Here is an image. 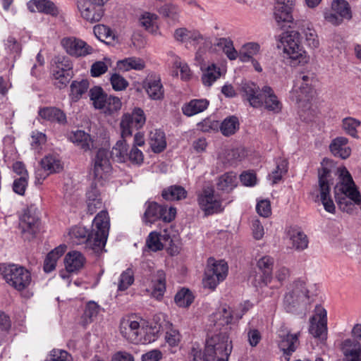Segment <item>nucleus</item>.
Returning a JSON list of instances; mask_svg holds the SVG:
<instances>
[{"label":"nucleus","instance_id":"f257e3e1","mask_svg":"<svg viewBox=\"0 0 361 361\" xmlns=\"http://www.w3.org/2000/svg\"><path fill=\"white\" fill-rule=\"evenodd\" d=\"M231 328L212 329L207 335L204 352L195 345L190 351L192 361H228L232 343L228 333Z\"/></svg>","mask_w":361,"mask_h":361},{"label":"nucleus","instance_id":"f03ea898","mask_svg":"<svg viewBox=\"0 0 361 361\" xmlns=\"http://www.w3.org/2000/svg\"><path fill=\"white\" fill-rule=\"evenodd\" d=\"M109 218L106 211L102 210L94 217L90 233L85 228L75 226L70 232L71 238L76 243L85 241L95 251L102 250L106 245L109 234Z\"/></svg>","mask_w":361,"mask_h":361},{"label":"nucleus","instance_id":"7ed1b4c3","mask_svg":"<svg viewBox=\"0 0 361 361\" xmlns=\"http://www.w3.org/2000/svg\"><path fill=\"white\" fill-rule=\"evenodd\" d=\"M338 172L339 182L334 188L335 200L341 210L351 213L355 204H361V196L347 169L338 168Z\"/></svg>","mask_w":361,"mask_h":361},{"label":"nucleus","instance_id":"20e7f679","mask_svg":"<svg viewBox=\"0 0 361 361\" xmlns=\"http://www.w3.org/2000/svg\"><path fill=\"white\" fill-rule=\"evenodd\" d=\"M277 46L282 49L284 59L291 66L305 65L309 61V56L300 42V33L297 31L283 33Z\"/></svg>","mask_w":361,"mask_h":361},{"label":"nucleus","instance_id":"39448f33","mask_svg":"<svg viewBox=\"0 0 361 361\" xmlns=\"http://www.w3.org/2000/svg\"><path fill=\"white\" fill-rule=\"evenodd\" d=\"M120 333L123 338L135 344H145L155 340L154 336L149 335V338L144 336L145 333L144 327L141 326L133 317H126L121 319Z\"/></svg>","mask_w":361,"mask_h":361},{"label":"nucleus","instance_id":"423d86ee","mask_svg":"<svg viewBox=\"0 0 361 361\" xmlns=\"http://www.w3.org/2000/svg\"><path fill=\"white\" fill-rule=\"evenodd\" d=\"M1 274L7 283L20 291L25 289L31 282L30 273L16 264H9L1 268Z\"/></svg>","mask_w":361,"mask_h":361},{"label":"nucleus","instance_id":"0eeeda50","mask_svg":"<svg viewBox=\"0 0 361 361\" xmlns=\"http://www.w3.org/2000/svg\"><path fill=\"white\" fill-rule=\"evenodd\" d=\"M319 194L317 195V198L319 197L324 209L331 213L334 214L336 212L335 204L330 195V175L331 171L322 167L319 170Z\"/></svg>","mask_w":361,"mask_h":361},{"label":"nucleus","instance_id":"6e6552de","mask_svg":"<svg viewBox=\"0 0 361 361\" xmlns=\"http://www.w3.org/2000/svg\"><path fill=\"white\" fill-rule=\"evenodd\" d=\"M176 209L174 207L167 208L166 206L149 202L143 215V221L146 224H152L158 219L164 222H171L174 219Z\"/></svg>","mask_w":361,"mask_h":361},{"label":"nucleus","instance_id":"1a4fd4ad","mask_svg":"<svg viewBox=\"0 0 361 361\" xmlns=\"http://www.w3.org/2000/svg\"><path fill=\"white\" fill-rule=\"evenodd\" d=\"M145 121L144 111L140 108L135 109L131 114H123L120 123L121 136L130 137L134 130H138L143 126Z\"/></svg>","mask_w":361,"mask_h":361},{"label":"nucleus","instance_id":"9d476101","mask_svg":"<svg viewBox=\"0 0 361 361\" xmlns=\"http://www.w3.org/2000/svg\"><path fill=\"white\" fill-rule=\"evenodd\" d=\"M39 219L32 208H28L20 219L19 228L25 240H30L39 231Z\"/></svg>","mask_w":361,"mask_h":361},{"label":"nucleus","instance_id":"9b49d317","mask_svg":"<svg viewBox=\"0 0 361 361\" xmlns=\"http://www.w3.org/2000/svg\"><path fill=\"white\" fill-rule=\"evenodd\" d=\"M198 203L205 214L210 215L223 210L221 202L214 195L212 187H205L198 196Z\"/></svg>","mask_w":361,"mask_h":361},{"label":"nucleus","instance_id":"f8f14e48","mask_svg":"<svg viewBox=\"0 0 361 361\" xmlns=\"http://www.w3.org/2000/svg\"><path fill=\"white\" fill-rule=\"evenodd\" d=\"M61 44L68 54L76 58L90 55L94 50L85 41L75 37H64Z\"/></svg>","mask_w":361,"mask_h":361},{"label":"nucleus","instance_id":"ddd939ff","mask_svg":"<svg viewBox=\"0 0 361 361\" xmlns=\"http://www.w3.org/2000/svg\"><path fill=\"white\" fill-rule=\"evenodd\" d=\"M274 265V259L272 257L266 255L259 259L257 262V267L261 271V275L255 277L254 285L256 287L267 286L274 280L273 268Z\"/></svg>","mask_w":361,"mask_h":361},{"label":"nucleus","instance_id":"4468645a","mask_svg":"<svg viewBox=\"0 0 361 361\" xmlns=\"http://www.w3.org/2000/svg\"><path fill=\"white\" fill-rule=\"evenodd\" d=\"M142 88L152 100H162L164 89L160 75L156 73L148 74L142 82Z\"/></svg>","mask_w":361,"mask_h":361},{"label":"nucleus","instance_id":"2eb2a0df","mask_svg":"<svg viewBox=\"0 0 361 361\" xmlns=\"http://www.w3.org/2000/svg\"><path fill=\"white\" fill-rule=\"evenodd\" d=\"M240 91L243 98L248 102L253 108L263 106L264 92L263 87L260 90L259 86L252 82H245L241 84Z\"/></svg>","mask_w":361,"mask_h":361},{"label":"nucleus","instance_id":"dca6fc26","mask_svg":"<svg viewBox=\"0 0 361 361\" xmlns=\"http://www.w3.org/2000/svg\"><path fill=\"white\" fill-rule=\"evenodd\" d=\"M312 80L313 78L309 73H300L296 75L293 91L296 94L297 101H302L311 94Z\"/></svg>","mask_w":361,"mask_h":361},{"label":"nucleus","instance_id":"f3484780","mask_svg":"<svg viewBox=\"0 0 361 361\" xmlns=\"http://www.w3.org/2000/svg\"><path fill=\"white\" fill-rule=\"evenodd\" d=\"M326 311L322 307H317L316 313L310 319L309 332L314 337L321 338L323 340L326 338Z\"/></svg>","mask_w":361,"mask_h":361},{"label":"nucleus","instance_id":"a211bd4d","mask_svg":"<svg viewBox=\"0 0 361 361\" xmlns=\"http://www.w3.org/2000/svg\"><path fill=\"white\" fill-rule=\"evenodd\" d=\"M93 172L96 178H106L111 171V166L109 161V152L104 149H99L93 160Z\"/></svg>","mask_w":361,"mask_h":361},{"label":"nucleus","instance_id":"6ab92c4d","mask_svg":"<svg viewBox=\"0 0 361 361\" xmlns=\"http://www.w3.org/2000/svg\"><path fill=\"white\" fill-rule=\"evenodd\" d=\"M103 5L85 1L78 6L81 16L90 23L99 21L104 15Z\"/></svg>","mask_w":361,"mask_h":361},{"label":"nucleus","instance_id":"aec40b11","mask_svg":"<svg viewBox=\"0 0 361 361\" xmlns=\"http://www.w3.org/2000/svg\"><path fill=\"white\" fill-rule=\"evenodd\" d=\"M233 317L235 315L231 308L224 304L212 315L210 321L214 323L213 328L218 330L219 328L229 327L228 325L232 322Z\"/></svg>","mask_w":361,"mask_h":361},{"label":"nucleus","instance_id":"412c9836","mask_svg":"<svg viewBox=\"0 0 361 361\" xmlns=\"http://www.w3.org/2000/svg\"><path fill=\"white\" fill-rule=\"evenodd\" d=\"M274 18L278 24L293 20L292 11L295 0H276Z\"/></svg>","mask_w":361,"mask_h":361},{"label":"nucleus","instance_id":"4be33fe9","mask_svg":"<svg viewBox=\"0 0 361 361\" xmlns=\"http://www.w3.org/2000/svg\"><path fill=\"white\" fill-rule=\"evenodd\" d=\"M300 333L292 334L286 329L279 331V336L281 338L279 347L285 354H292L299 345L298 336Z\"/></svg>","mask_w":361,"mask_h":361},{"label":"nucleus","instance_id":"5701e85b","mask_svg":"<svg viewBox=\"0 0 361 361\" xmlns=\"http://www.w3.org/2000/svg\"><path fill=\"white\" fill-rule=\"evenodd\" d=\"M68 139L84 152L90 151L95 147L90 135L83 130H78L71 133Z\"/></svg>","mask_w":361,"mask_h":361},{"label":"nucleus","instance_id":"b1692460","mask_svg":"<svg viewBox=\"0 0 361 361\" xmlns=\"http://www.w3.org/2000/svg\"><path fill=\"white\" fill-rule=\"evenodd\" d=\"M31 12H42L52 16H56L59 13L58 7L49 0H30L27 4Z\"/></svg>","mask_w":361,"mask_h":361},{"label":"nucleus","instance_id":"393cba45","mask_svg":"<svg viewBox=\"0 0 361 361\" xmlns=\"http://www.w3.org/2000/svg\"><path fill=\"white\" fill-rule=\"evenodd\" d=\"M343 361H361L360 343L354 340L346 339L343 343Z\"/></svg>","mask_w":361,"mask_h":361},{"label":"nucleus","instance_id":"a878e982","mask_svg":"<svg viewBox=\"0 0 361 361\" xmlns=\"http://www.w3.org/2000/svg\"><path fill=\"white\" fill-rule=\"evenodd\" d=\"M263 92L264 95L262 107L274 113L280 112L282 109V104L274 94L271 87L267 85L264 86Z\"/></svg>","mask_w":361,"mask_h":361},{"label":"nucleus","instance_id":"bb28decb","mask_svg":"<svg viewBox=\"0 0 361 361\" xmlns=\"http://www.w3.org/2000/svg\"><path fill=\"white\" fill-rule=\"evenodd\" d=\"M347 144V138L338 137L334 139L330 144V151L335 157H341L343 159H347L351 154V149Z\"/></svg>","mask_w":361,"mask_h":361},{"label":"nucleus","instance_id":"cd10ccee","mask_svg":"<svg viewBox=\"0 0 361 361\" xmlns=\"http://www.w3.org/2000/svg\"><path fill=\"white\" fill-rule=\"evenodd\" d=\"M209 104L206 99H192L183 105L182 111L186 116H192L207 109Z\"/></svg>","mask_w":361,"mask_h":361},{"label":"nucleus","instance_id":"c85d7f7f","mask_svg":"<svg viewBox=\"0 0 361 361\" xmlns=\"http://www.w3.org/2000/svg\"><path fill=\"white\" fill-rule=\"evenodd\" d=\"M288 293L296 295L295 301H307L308 300L309 289L307 286V282L303 279H298L293 281L290 285Z\"/></svg>","mask_w":361,"mask_h":361},{"label":"nucleus","instance_id":"c756f323","mask_svg":"<svg viewBox=\"0 0 361 361\" xmlns=\"http://www.w3.org/2000/svg\"><path fill=\"white\" fill-rule=\"evenodd\" d=\"M39 116L47 121L57 122L59 124L66 123V114L56 107H44L39 111Z\"/></svg>","mask_w":361,"mask_h":361},{"label":"nucleus","instance_id":"7c9ffc66","mask_svg":"<svg viewBox=\"0 0 361 361\" xmlns=\"http://www.w3.org/2000/svg\"><path fill=\"white\" fill-rule=\"evenodd\" d=\"M64 263L68 272L78 271L83 267L85 257L79 252H71L66 255Z\"/></svg>","mask_w":361,"mask_h":361},{"label":"nucleus","instance_id":"2f4dec72","mask_svg":"<svg viewBox=\"0 0 361 361\" xmlns=\"http://www.w3.org/2000/svg\"><path fill=\"white\" fill-rule=\"evenodd\" d=\"M66 250V246L61 245L47 255L44 262L45 272L49 273L55 269L57 260L64 254Z\"/></svg>","mask_w":361,"mask_h":361},{"label":"nucleus","instance_id":"473e14b6","mask_svg":"<svg viewBox=\"0 0 361 361\" xmlns=\"http://www.w3.org/2000/svg\"><path fill=\"white\" fill-rule=\"evenodd\" d=\"M126 138L121 136V138L116 142L111 149V157L116 161H128V147Z\"/></svg>","mask_w":361,"mask_h":361},{"label":"nucleus","instance_id":"72a5a7b5","mask_svg":"<svg viewBox=\"0 0 361 361\" xmlns=\"http://www.w3.org/2000/svg\"><path fill=\"white\" fill-rule=\"evenodd\" d=\"M237 184L236 173L226 172L218 178L216 186L218 190L229 192L237 186Z\"/></svg>","mask_w":361,"mask_h":361},{"label":"nucleus","instance_id":"f704fd0d","mask_svg":"<svg viewBox=\"0 0 361 361\" xmlns=\"http://www.w3.org/2000/svg\"><path fill=\"white\" fill-rule=\"evenodd\" d=\"M293 247L297 250H303L307 247L308 239L305 233L299 228H292L288 231Z\"/></svg>","mask_w":361,"mask_h":361},{"label":"nucleus","instance_id":"c9c22d12","mask_svg":"<svg viewBox=\"0 0 361 361\" xmlns=\"http://www.w3.org/2000/svg\"><path fill=\"white\" fill-rule=\"evenodd\" d=\"M152 283V295L157 299L161 298L166 290V274L164 271L159 270L153 276Z\"/></svg>","mask_w":361,"mask_h":361},{"label":"nucleus","instance_id":"e433bc0d","mask_svg":"<svg viewBox=\"0 0 361 361\" xmlns=\"http://www.w3.org/2000/svg\"><path fill=\"white\" fill-rule=\"evenodd\" d=\"M206 269L214 272V275L221 281L226 279L228 274V265L224 260L216 262L214 259H209Z\"/></svg>","mask_w":361,"mask_h":361},{"label":"nucleus","instance_id":"4c0bfd02","mask_svg":"<svg viewBox=\"0 0 361 361\" xmlns=\"http://www.w3.org/2000/svg\"><path fill=\"white\" fill-rule=\"evenodd\" d=\"M260 50V46L257 42H248L243 44L239 51V59L245 63L253 59Z\"/></svg>","mask_w":361,"mask_h":361},{"label":"nucleus","instance_id":"58836bf2","mask_svg":"<svg viewBox=\"0 0 361 361\" xmlns=\"http://www.w3.org/2000/svg\"><path fill=\"white\" fill-rule=\"evenodd\" d=\"M149 145L152 151L155 153H159L164 151L166 147L164 133L157 130L151 132Z\"/></svg>","mask_w":361,"mask_h":361},{"label":"nucleus","instance_id":"ea45409f","mask_svg":"<svg viewBox=\"0 0 361 361\" xmlns=\"http://www.w3.org/2000/svg\"><path fill=\"white\" fill-rule=\"evenodd\" d=\"M157 16L154 13H145L140 18V23L145 30L153 35H158Z\"/></svg>","mask_w":361,"mask_h":361},{"label":"nucleus","instance_id":"a19ab883","mask_svg":"<svg viewBox=\"0 0 361 361\" xmlns=\"http://www.w3.org/2000/svg\"><path fill=\"white\" fill-rule=\"evenodd\" d=\"M221 75L220 68L215 64H211L203 71L202 82L204 86L211 87L221 77Z\"/></svg>","mask_w":361,"mask_h":361},{"label":"nucleus","instance_id":"79ce46f5","mask_svg":"<svg viewBox=\"0 0 361 361\" xmlns=\"http://www.w3.org/2000/svg\"><path fill=\"white\" fill-rule=\"evenodd\" d=\"M187 192L180 185H171L162 191V197L166 200H180L185 199Z\"/></svg>","mask_w":361,"mask_h":361},{"label":"nucleus","instance_id":"37998d69","mask_svg":"<svg viewBox=\"0 0 361 361\" xmlns=\"http://www.w3.org/2000/svg\"><path fill=\"white\" fill-rule=\"evenodd\" d=\"M245 156L243 149H226L220 155L219 159L225 164L232 166L240 161Z\"/></svg>","mask_w":361,"mask_h":361},{"label":"nucleus","instance_id":"c03bdc74","mask_svg":"<svg viewBox=\"0 0 361 361\" xmlns=\"http://www.w3.org/2000/svg\"><path fill=\"white\" fill-rule=\"evenodd\" d=\"M118 67L124 71L130 70L141 71L145 68V63L140 58L129 57L118 62Z\"/></svg>","mask_w":361,"mask_h":361},{"label":"nucleus","instance_id":"a18cd8bd","mask_svg":"<svg viewBox=\"0 0 361 361\" xmlns=\"http://www.w3.org/2000/svg\"><path fill=\"white\" fill-rule=\"evenodd\" d=\"M42 168L48 172V173L59 172L61 169L60 160L52 154L44 157L40 161Z\"/></svg>","mask_w":361,"mask_h":361},{"label":"nucleus","instance_id":"49530a36","mask_svg":"<svg viewBox=\"0 0 361 361\" xmlns=\"http://www.w3.org/2000/svg\"><path fill=\"white\" fill-rule=\"evenodd\" d=\"M302 31L308 46L312 49L317 48L319 45V40L313 26L310 23H306L302 25Z\"/></svg>","mask_w":361,"mask_h":361},{"label":"nucleus","instance_id":"de8ad7c7","mask_svg":"<svg viewBox=\"0 0 361 361\" xmlns=\"http://www.w3.org/2000/svg\"><path fill=\"white\" fill-rule=\"evenodd\" d=\"M90 97L94 108L97 109L104 108V104L106 99H108V94L103 91L102 87L97 86L90 89Z\"/></svg>","mask_w":361,"mask_h":361},{"label":"nucleus","instance_id":"09e8293b","mask_svg":"<svg viewBox=\"0 0 361 361\" xmlns=\"http://www.w3.org/2000/svg\"><path fill=\"white\" fill-rule=\"evenodd\" d=\"M216 46L221 48L223 51L230 60H235L239 58V52L234 48L231 39L229 38H220L218 39Z\"/></svg>","mask_w":361,"mask_h":361},{"label":"nucleus","instance_id":"8fccbe9b","mask_svg":"<svg viewBox=\"0 0 361 361\" xmlns=\"http://www.w3.org/2000/svg\"><path fill=\"white\" fill-rule=\"evenodd\" d=\"M89 88V82L87 80L80 81H73L71 85V96L73 101L77 102L81 96L85 93Z\"/></svg>","mask_w":361,"mask_h":361},{"label":"nucleus","instance_id":"3c124183","mask_svg":"<svg viewBox=\"0 0 361 361\" xmlns=\"http://www.w3.org/2000/svg\"><path fill=\"white\" fill-rule=\"evenodd\" d=\"M239 128L238 119L235 116L225 118L221 123L220 130L225 136L234 134Z\"/></svg>","mask_w":361,"mask_h":361},{"label":"nucleus","instance_id":"603ef678","mask_svg":"<svg viewBox=\"0 0 361 361\" xmlns=\"http://www.w3.org/2000/svg\"><path fill=\"white\" fill-rule=\"evenodd\" d=\"M288 171V162L285 159H279L276 161V167L274 171L269 175V178L272 184L279 183L282 176Z\"/></svg>","mask_w":361,"mask_h":361},{"label":"nucleus","instance_id":"864d4df0","mask_svg":"<svg viewBox=\"0 0 361 361\" xmlns=\"http://www.w3.org/2000/svg\"><path fill=\"white\" fill-rule=\"evenodd\" d=\"M194 297L189 289L182 288L175 295V302L181 307H188L193 302Z\"/></svg>","mask_w":361,"mask_h":361},{"label":"nucleus","instance_id":"5fc2aeb1","mask_svg":"<svg viewBox=\"0 0 361 361\" xmlns=\"http://www.w3.org/2000/svg\"><path fill=\"white\" fill-rule=\"evenodd\" d=\"M333 11L338 13L343 18L350 19L351 13L348 3L345 0L334 1L331 5Z\"/></svg>","mask_w":361,"mask_h":361},{"label":"nucleus","instance_id":"6e6d98bb","mask_svg":"<svg viewBox=\"0 0 361 361\" xmlns=\"http://www.w3.org/2000/svg\"><path fill=\"white\" fill-rule=\"evenodd\" d=\"M159 13L164 17L173 21H177L179 18L180 11L178 8L171 4H164L159 9Z\"/></svg>","mask_w":361,"mask_h":361},{"label":"nucleus","instance_id":"4d7b16f0","mask_svg":"<svg viewBox=\"0 0 361 361\" xmlns=\"http://www.w3.org/2000/svg\"><path fill=\"white\" fill-rule=\"evenodd\" d=\"M134 281L133 271L130 269L124 271L118 279V290L120 291L126 290Z\"/></svg>","mask_w":361,"mask_h":361},{"label":"nucleus","instance_id":"13d9d810","mask_svg":"<svg viewBox=\"0 0 361 361\" xmlns=\"http://www.w3.org/2000/svg\"><path fill=\"white\" fill-rule=\"evenodd\" d=\"M104 108L101 109L105 114H111L121 108V102L118 97L108 95L104 104Z\"/></svg>","mask_w":361,"mask_h":361},{"label":"nucleus","instance_id":"bf43d9fd","mask_svg":"<svg viewBox=\"0 0 361 361\" xmlns=\"http://www.w3.org/2000/svg\"><path fill=\"white\" fill-rule=\"evenodd\" d=\"M93 32L97 39L102 42H104L106 39H113L114 38V35L111 30L104 25H95L94 27Z\"/></svg>","mask_w":361,"mask_h":361},{"label":"nucleus","instance_id":"052dcab7","mask_svg":"<svg viewBox=\"0 0 361 361\" xmlns=\"http://www.w3.org/2000/svg\"><path fill=\"white\" fill-rule=\"evenodd\" d=\"M146 245L153 252L161 250L164 248L163 242L160 241L159 233L156 231L151 232L149 234L146 240Z\"/></svg>","mask_w":361,"mask_h":361},{"label":"nucleus","instance_id":"680f3d73","mask_svg":"<svg viewBox=\"0 0 361 361\" xmlns=\"http://www.w3.org/2000/svg\"><path fill=\"white\" fill-rule=\"evenodd\" d=\"M58 68L61 71H57L56 78H71L72 74L73 64L68 59L63 58V61L59 63Z\"/></svg>","mask_w":361,"mask_h":361},{"label":"nucleus","instance_id":"e2e57ef3","mask_svg":"<svg viewBox=\"0 0 361 361\" xmlns=\"http://www.w3.org/2000/svg\"><path fill=\"white\" fill-rule=\"evenodd\" d=\"M100 310L99 306L94 301H90L85 307L83 314L85 323L90 322L97 316Z\"/></svg>","mask_w":361,"mask_h":361},{"label":"nucleus","instance_id":"0e129e2a","mask_svg":"<svg viewBox=\"0 0 361 361\" xmlns=\"http://www.w3.org/2000/svg\"><path fill=\"white\" fill-rule=\"evenodd\" d=\"M290 276V271L288 267L282 265H278L276 267L274 276H273V277L281 286H282Z\"/></svg>","mask_w":361,"mask_h":361},{"label":"nucleus","instance_id":"69168bd1","mask_svg":"<svg viewBox=\"0 0 361 361\" xmlns=\"http://www.w3.org/2000/svg\"><path fill=\"white\" fill-rule=\"evenodd\" d=\"M360 125V122L353 118H346L343 121V128L344 130L353 137H356L357 128Z\"/></svg>","mask_w":361,"mask_h":361},{"label":"nucleus","instance_id":"338daca9","mask_svg":"<svg viewBox=\"0 0 361 361\" xmlns=\"http://www.w3.org/2000/svg\"><path fill=\"white\" fill-rule=\"evenodd\" d=\"M174 59L173 63L176 68H178L180 71L181 78L183 80L189 79L190 76V70L186 63H183L180 59L174 54L173 52L169 54Z\"/></svg>","mask_w":361,"mask_h":361},{"label":"nucleus","instance_id":"774afa93","mask_svg":"<svg viewBox=\"0 0 361 361\" xmlns=\"http://www.w3.org/2000/svg\"><path fill=\"white\" fill-rule=\"evenodd\" d=\"M112 87L116 91H121L128 86V82L121 75L114 73L110 78Z\"/></svg>","mask_w":361,"mask_h":361}]
</instances>
